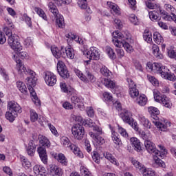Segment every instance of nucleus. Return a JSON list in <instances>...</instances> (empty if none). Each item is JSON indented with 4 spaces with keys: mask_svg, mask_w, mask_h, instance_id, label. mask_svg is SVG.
<instances>
[{
    "mask_svg": "<svg viewBox=\"0 0 176 176\" xmlns=\"http://www.w3.org/2000/svg\"><path fill=\"white\" fill-rule=\"evenodd\" d=\"M60 87L61 91L63 93H67V94H75V93H76V90H75V89L69 86H67V84L64 82H60Z\"/></svg>",
    "mask_w": 176,
    "mask_h": 176,
    "instance_id": "15",
    "label": "nucleus"
},
{
    "mask_svg": "<svg viewBox=\"0 0 176 176\" xmlns=\"http://www.w3.org/2000/svg\"><path fill=\"white\" fill-rule=\"evenodd\" d=\"M8 111H10V112H14V113H21V107H20V104L14 101H11L8 102Z\"/></svg>",
    "mask_w": 176,
    "mask_h": 176,
    "instance_id": "14",
    "label": "nucleus"
},
{
    "mask_svg": "<svg viewBox=\"0 0 176 176\" xmlns=\"http://www.w3.org/2000/svg\"><path fill=\"white\" fill-rule=\"evenodd\" d=\"M44 80L47 86L53 87L57 83V76L51 72L44 73Z\"/></svg>",
    "mask_w": 176,
    "mask_h": 176,
    "instance_id": "7",
    "label": "nucleus"
},
{
    "mask_svg": "<svg viewBox=\"0 0 176 176\" xmlns=\"http://www.w3.org/2000/svg\"><path fill=\"white\" fill-rule=\"evenodd\" d=\"M37 152L39 155L41 162L44 164H47V153L46 152V147L44 146H39L37 148Z\"/></svg>",
    "mask_w": 176,
    "mask_h": 176,
    "instance_id": "12",
    "label": "nucleus"
},
{
    "mask_svg": "<svg viewBox=\"0 0 176 176\" xmlns=\"http://www.w3.org/2000/svg\"><path fill=\"white\" fill-rule=\"evenodd\" d=\"M147 79L153 85V86H155V87L159 86V80H157L156 78L151 75H147Z\"/></svg>",
    "mask_w": 176,
    "mask_h": 176,
    "instance_id": "59",
    "label": "nucleus"
},
{
    "mask_svg": "<svg viewBox=\"0 0 176 176\" xmlns=\"http://www.w3.org/2000/svg\"><path fill=\"white\" fill-rule=\"evenodd\" d=\"M146 6H147L148 9H155L157 12H160L162 9V8H160V5L155 4L152 2L146 3Z\"/></svg>",
    "mask_w": 176,
    "mask_h": 176,
    "instance_id": "54",
    "label": "nucleus"
},
{
    "mask_svg": "<svg viewBox=\"0 0 176 176\" xmlns=\"http://www.w3.org/2000/svg\"><path fill=\"white\" fill-rule=\"evenodd\" d=\"M146 68L148 69V71L157 72V74H160V75L162 76V78H164V79L167 76L168 72H170V69H168L167 67L159 63H152L148 62L146 64Z\"/></svg>",
    "mask_w": 176,
    "mask_h": 176,
    "instance_id": "3",
    "label": "nucleus"
},
{
    "mask_svg": "<svg viewBox=\"0 0 176 176\" xmlns=\"http://www.w3.org/2000/svg\"><path fill=\"white\" fill-rule=\"evenodd\" d=\"M71 94L70 101L74 105V108H79L80 109L82 108V106H83V100L80 99L76 93L74 94Z\"/></svg>",
    "mask_w": 176,
    "mask_h": 176,
    "instance_id": "11",
    "label": "nucleus"
},
{
    "mask_svg": "<svg viewBox=\"0 0 176 176\" xmlns=\"http://www.w3.org/2000/svg\"><path fill=\"white\" fill-rule=\"evenodd\" d=\"M56 24L58 28H65V22L64 21V16L60 14H57L55 15Z\"/></svg>",
    "mask_w": 176,
    "mask_h": 176,
    "instance_id": "26",
    "label": "nucleus"
},
{
    "mask_svg": "<svg viewBox=\"0 0 176 176\" xmlns=\"http://www.w3.org/2000/svg\"><path fill=\"white\" fill-rule=\"evenodd\" d=\"M100 74L103 76H105L106 78H109V76H111L112 75V72H111L109 70V69H108V67H107V66L103 65L100 68Z\"/></svg>",
    "mask_w": 176,
    "mask_h": 176,
    "instance_id": "46",
    "label": "nucleus"
},
{
    "mask_svg": "<svg viewBox=\"0 0 176 176\" xmlns=\"http://www.w3.org/2000/svg\"><path fill=\"white\" fill-rule=\"evenodd\" d=\"M159 157H160V156H159L156 154L153 156V160H154L156 166H157L158 167H162V168H166V164H164V162H163Z\"/></svg>",
    "mask_w": 176,
    "mask_h": 176,
    "instance_id": "45",
    "label": "nucleus"
},
{
    "mask_svg": "<svg viewBox=\"0 0 176 176\" xmlns=\"http://www.w3.org/2000/svg\"><path fill=\"white\" fill-rule=\"evenodd\" d=\"M72 133L76 140L81 141L85 137V128L80 124H76L72 128Z\"/></svg>",
    "mask_w": 176,
    "mask_h": 176,
    "instance_id": "6",
    "label": "nucleus"
},
{
    "mask_svg": "<svg viewBox=\"0 0 176 176\" xmlns=\"http://www.w3.org/2000/svg\"><path fill=\"white\" fill-rule=\"evenodd\" d=\"M29 90L34 104H35L36 107H41V100L38 98V96H36V92H35L34 88H30Z\"/></svg>",
    "mask_w": 176,
    "mask_h": 176,
    "instance_id": "25",
    "label": "nucleus"
},
{
    "mask_svg": "<svg viewBox=\"0 0 176 176\" xmlns=\"http://www.w3.org/2000/svg\"><path fill=\"white\" fill-rule=\"evenodd\" d=\"M60 144L65 148H69V149L74 144L71 142V140H69V138H68V137L67 136H62L60 138Z\"/></svg>",
    "mask_w": 176,
    "mask_h": 176,
    "instance_id": "37",
    "label": "nucleus"
},
{
    "mask_svg": "<svg viewBox=\"0 0 176 176\" xmlns=\"http://www.w3.org/2000/svg\"><path fill=\"white\" fill-rule=\"evenodd\" d=\"M64 54L65 56H62L63 58H65V57H67L68 58H70V60H74V57H75V52H74V49L71 47L65 48L64 47Z\"/></svg>",
    "mask_w": 176,
    "mask_h": 176,
    "instance_id": "35",
    "label": "nucleus"
},
{
    "mask_svg": "<svg viewBox=\"0 0 176 176\" xmlns=\"http://www.w3.org/2000/svg\"><path fill=\"white\" fill-rule=\"evenodd\" d=\"M53 157L57 162L59 163H61V164H63V166H67L68 164V160L65 157V155L61 153H54L53 154Z\"/></svg>",
    "mask_w": 176,
    "mask_h": 176,
    "instance_id": "16",
    "label": "nucleus"
},
{
    "mask_svg": "<svg viewBox=\"0 0 176 176\" xmlns=\"http://www.w3.org/2000/svg\"><path fill=\"white\" fill-rule=\"evenodd\" d=\"M138 119L140 122L141 124L144 126L146 129H151L152 127V124L149 122V120L146 119L145 116L142 114L138 116Z\"/></svg>",
    "mask_w": 176,
    "mask_h": 176,
    "instance_id": "23",
    "label": "nucleus"
},
{
    "mask_svg": "<svg viewBox=\"0 0 176 176\" xmlns=\"http://www.w3.org/2000/svg\"><path fill=\"white\" fill-rule=\"evenodd\" d=\"M131 39V34L128 31L120 32L116 31L113 32L112 42L116 47H124L127 53H133L134 49L126 41H130Z\"/></svg>",
    "mask_w": 176,
    "mask_h": 176,
    "instance_id": "1",
    "label": "nucleus"
},
{
    "mask_svg": "<svg viewBox=\"0 0 176 176\" xmlns=\"http://www.w3.org/2000/svg\"><path fill=\"white\" fill-rule=\"evenodd\" d=\"M151 49L153 54H154L155 57H156V58H158L160 60H162V58H163V54L160 53V50H159V46H157V45L153 44L151 45Z\"/></svg>",
    "mask_w": 176,
    "mask_h": 176,
    "instance_id": "32",
    "label": "nucleus"
},
{
    "mask_svg": "<svg viewBox=\"0 0 176 176\" xmlns=\"http://www.w3.org/2000/svg\"><path fill=\"white\" fill-rule=\"evenodd\" d=\"M120 116L123 122L127 124H131V122H133L134 120L131 111L126 109L122 110V113H120Z\"/></svg>",
    "mask_w": 176,
    "mask_h": 176,
    "instance_id": "10",
    "label": "nucleus"
},
{
    "mask_svg": "<svg viewBox=\"0 0 176 176\" xmlns=\"http://www.w3.org/2000/svg\"><path fill=\"white\" fill-rule=\"evenodd\" d=\"M159 13H160V12L157 11V10L148 12L149 19L151 21H159V20H160V17L157 15Z\"/></svg>",
    "mask_w": 176,
    "mask_h": 176,
    "instance_id": "38",
    "label": "nucleus"
},
{
    "mask_svg": "<svg viewBox=\"0 0 176 176\" xmlns=\"http://www.w3.org/2000/svg\"><path fill=\"white\" fill-rule=\"evenodd\" d=\"M107 6L109 8V9H111V12L114 14H116L117 16L120 14V8H119V6H118V5H116L115 3L107 1Z\"/></svg>",
    "mask_w": 176,
    "mask_h": 176,
    "instance_id": "27",
    "label": "nucleus"
},
{
    "mask_svg": "<svg viewBox=\"0 0 176 176\" xmlns=\"http://www.w3.org/2000/svg\"><path fill=\"white\" fill-rule=\"evenodd\" d=\"M16 87L21 93H23V94H27L28 90L27 89V86H25L24 82L21 81L16 82Z\"/></svg>",
    "mask_w": 176,
    "mask_h": 176,
    "instance_id": "44",
    "label": "nucleus"
},
{
    "mask_svg": "<svg viewBox=\"0 0 176 176\" xmlns=\"http://www.w3.org/2000/svg\"><path fill=\"white\" fill-rule=\"evenodd\" d=\"M160 14H161V17L166 21H171L173 20V15H169L166 11L162 9L160 10Z\"/></svg>",
    "mask_w": 176,
    "mask_h": 176,
    "instance_id": "49",
    "label": "nucleus"
},
{
    "mask_svg": "<svg viewBox=\"0 0 176 176\" xmlns=\"http://www.w3.org/2000/svg\"><path fill=\"white\" fill-rule=\"evenodd\" d=\"M65 50H64V47L62 46L60 48L56 47V46H52L51 47V52L56 58H60V57H63L65 56V54L64 53Z\"/></svg>",
    "mask_w": 176,
    "mask_h": 176,
    "instance_id": "13",
    "label": "nucleus"
},
{
    "mask_svg": "<svg viewBox=\"0 0 176 176\" xmlns=\"http://www.w3.org/2000/svg\"><path fill=\"white\" fill-rule=\"evenodd\" d=\"M111 130V139L113 142L116 145H118V146H122V140H120V138L119 137V134L115 131V129L113 128L110 127Z\"/></svg>",
    "mask_w": 176,
    "mask_h": 176,
    "instance_id": "18",
    "label": "nucleus"
},
{
    "mask_svg": "<svg viewBox=\"0 0 176 176\" xmlns=\"http://www.w3.org/2000/svg\"><path fill=\"white\" fill-rule=\"evenodd\" d=\"M20 160H21L23 167H24L25 170H28V168H31L32 165L31 164V162H30V160H28L27 157L24 156H21Z\"/></svg>",
    "mask_w": 176,
    "mask_h": 176,
    "instance_id": "41",
    "label": "nucleus"
},
{
    "mask_svg": "<svg viewBox=\"0 0 176 176\" xmlns=\"http://www.w3.org/2000/svg\"><path fill=\"white\" fill-rule=\"evenodd\" d=\"M34 10L37 13V14H38L40 17L43 19V20H45V21H47V16H46V14L45 13V11H43V10L38 7H35L34 8Z\"/></svg>",
    "mask_w": 176,
    "mask_h": 176,
    "instance_id": "48",
    "label": "nucleus"
},
{
    "mask_svg": "<svg viewBox=\"0 0 176 176\" xmlns=\"http://www.w3.org/2000/svg\"><path fill=\"white\" fill-rule=\"evenodd\" d=\"M92 159L95 163H100L101 162V157H100V154L97 151H94L92 154Z\"/></svg>",
    "mask_w": 176,
    "mask_h": 176,
    "instance_id": "61",
    "label": "nucleus"
},
{
    "mask_svg": "<svg viewBox=\"0 0 176 176\" xmlns=\"http://www.w3.org/2000/svg\"><path fill=\"white\" fill-rule=\"evenodd\" d=\"M153 41L157 43V45H162L163 42H164V39L163 38V36H162V34L159 33L158 32H155L153 33Z\"/></svg>",
    "mask_w": 176,
    "mask_h": 176,
    "instance_id": "40",
    "label": "nucleus"
},
{
    "mask_svg": "<svg viewBox=\"0 0 176 176\" xmlns=\"http://www.w3.org/2000/svg\"><path fill=\"white\" fill-rule=\"evenodd\" d=\"M144 146L148 153H155L157 155L160 157H164L165 155H167V150L162 144L158 145V148L160 151L156 149V145L151 140L144 141Z\"/></svg>",
    "mask_w": 176,
    "mask_h": 176,
    "instance_id": "4",
    "label": "nucleus"
},
{
    "mask_svg": "<svg viewBox=\"0 0 176 176\" xmlns=\"http://www.w3.org/2000/svg\"><path fill=\"white\" fill-rule=\"evenodd\" d=\"M38 80V78L36 77H28L25 79V82L28 86V89L30 91V89H34L36 85V81Z\"/></svg>",
    "mask_w": 176,
    "mask_h": 176,
    "instance_id": "34",
    "label": "nucleus"
},
{
    "mask_svg": "<svg viewBox=\"0 0 176 176\" xmlns=\"http://www.w3.org/2000/svg\"><path fill=\"white\" fill-rule=\"evenodd\" d=\"M6 118L7 120H9V122H10V123H13L16 118H17V113H14L13 111H10V110H8V111L6 113Z\"/></svg>",
    "mask_w": 176,
    "mask_h": 176,
    "instance_id": "42",
    "label": "nucleus"
},
{
    "mask_svg": "<svg viewBox=\"0 0 176 176\" xmlns=\"http://www.w3.org/2000/svg\"><path fill=\"white\" fill-rule=\"evenodd\" d=\"M49 10L51 13H53L54 16H56L58 14V10L57 9V6L54 5L53 2H50L48 4Z\"/></svg>",
    "mask_w": 176,
    "mask_h": 176,
    "instance_id": "53",
    "label": "nucleus"
},
{
    "mask_svg": "<svg viewBox=\"0 0 176 176\" xmlns=\"http://www.w3.org/2000/svg\"><path fill=\"white\" fill-rule=\"evenodd\" d=\"M148 111L151 115V117L153 120V123L160 130V131H166L167 130V127H170L171 126V122H166L165 120H159V117L157 115L160 113L159 109L155 107H149L148 108Z\"/></svg>",
    "mask_w": 176,
    "mask_h": 176,
    "instance_id": "2",
    "label": "nucleus"
},
{
    "mask_svg": "<svg viewBox=\"0 0 176 176\" xmlns=\"http://www.w3.org/2000/svg\"><path fill=\"white\" fill-rule=\"evenodd\" d=\"M164 9L167 10V12H170V14H173V13H175V8L173 7V6L170 4H165L164 5Z\"/></svg>",
    "mask_w": 176,
    "mask_h": 176,
    "instance_id": "64",
    "label": "nucleus"
},
{
    "mask_svg": "<svg viewBox=\"0 0 176 176\" xmlns=\"http://www.w3.org/2000/svg\"><path fill=\"white\" fill-rule=\"evenodd\" d=\"M39 144L42 145L41 146H46L47 148H50V140L47 138L43 135H38Z\"/></svg>",
    "mask_w": 176,
    "mask_h": 176,
    "instance_id": "31",
    "label": "nucleus"
},
{
    "mask_svg": "<svg viewBox=\"0 0 176 176\" xmlns=\"http://www.w3.org/2000/svg\"><path fill=\"white\" fill-rule=\"evenodd\" d=\"M131 144H132V146H133L135 151L137 152H141L142 150V147L141 146V142L138 138L133 137L130 139Z\"/></svg>",
    "mask_w": 176,
    "mask_h": 176,
    "instance_id": "22",
    "label": "nucleus"
},
{
    "mask_svg": "<svg viewBox=\"0 0 176 176\" xmlns=\"http://www.w3.org/2000/svg\"><path fill=\"white\" fill-rule=\"evenodd\" d=\"M33 170L36 175H45L46 174V168L41 165L34 166Z\"/></svg>",
    "mask_w": 176,
    "mask_h": 176,
    "instance_id": "36",
    "label": "nucleus"
},
{
    "mask_svg": "<svg viewBox=\"0 0 176 176\" xmlns=\"http://www.w3.org/2000/svg\"><path fill=\"white\" fill-rule=\"evenodd\" d=\"M140 137L144 140V141H150L151 138H152V135L149 132L145 133V131H142L140 132Z\"/></svg>",
    "mask_w": 176,
    "mask_h": 176,
    "instance_id": "57",
    "label": "nucleus"
},
{
    "mask_svg": "<svg viewBox=\"0 0 176 176\" xmlns=\"http://www.w3.org/2000/svg\"><path fill=\"white\" fill-rule=\"evenodd\" d=\"M89 135H90L91 138L95 141L96 145H102L105 144V140L94 132H89Z\"/></svg>",
    "mask_w": 176,
    "mask_h": 176,
    "instance_id": "19",
    "label": "nucleus"
},
{
    "mask_svg": "<svg viewBox=\"0 0 176 176\" xmlns=\"http://www.w3.org/2000/svg\"><path fill=\"white\" fill-rule=\"evenodd\" d=\"M118 133L122 135V137H124V138H129V133H127V131L118 125Z\"/></svg>",
    "mask_w": 176,
    "mask_h": 176,
    "instance_id": "58",
    "label": "nucleus"
},
{
    "mask_svg": "<svg viewBox=\"0 0 176 176\" xmlns=\"http://www.w3.org/2000/svg\"><path fill=\"white\" fill-rule=\"evenodd\" d=\"M131 163L132 164H133L134 167H135V168H137L138 170H140V171H142L145 168V166L142 164H141L135 159H132Z\"/></svg>",
    "mask_w": 176,
    "mask_h": 176,
    "instance_id": "52",
    "label": "nucleus"
},
{
    "mask_svg": "<svg viewBox=\"0 0 176 176\" xmlns=\"http://www.w3.org/2000/svg\"><path fill=\"white\" fill-rule=\"evenodd\" d=\"M50 172L51 175H61V168L60 167L56 166L55 164L50 165Z\"/></svg>",
    "mask_w": 176,
    "mask_h": 176,
    "instance_id": "30",
    "label": "nucleus"
},
{
    "mask_svg": "<svg viewBox=\"0 0 176 176\" xmlns=\"http://www.w3.org/2000/svg\"><path fill=\"white\" fill-rule=\"evenodd\" d=\"M167 54L170 58H175L176 60V51L173 48H167Z\"/></svg>",
    "mask_w": 176,
    "mask_h": 176,
    "instance_id": "62",
    "label": "nucleus"
},
{
    "mask_svg": "<svg viewBox=\"0 0 176 176\" xmlns=\"http://www.w3.org/2000/svg\"><path fill=\"white\" fill-rule=\"evenodd\" d=\"M106 53L111 60H115L116 58V54H115V51L111 47H106Z\"/></svg>",
    "mask_w": 176,
    "mask_h": 176,
    "instance_id": "50",
    "label": "nucleus"
},
{
    "mask_svg": "<svg viewBox=\"0 0 176 176\" xmlns=\"http://www.w3.org/2000/svg\"><path fill=\"white\" fill-rule=\"evenodd\" d=\"M153 93L155 101H156V102H160V100L162 98L163 95H161L160 92L157 89H153Z\"/></svg>",
    "mask_w": 176,
    "mask_h": 176,
    "instance_id": "56",
    "label": "nucleus"
},
{
    "mask_svg": "<svg viewBox=\"0 0 176 176\" xmlns=\"http://www.w3.org/2000/svg\"><path fill=\"white\" fill-rule=\"evenodd\" d=\"M104 157L107 159L109 162H111L112 164L119 167V161L115 158L113 155H112L109 152L106 151L103 153Z\"/></svg>",
    "mask_w": 176,
    "mask_h": 176,
    "instance_id": "21",
    "label": "nucleus"
},
{
    "mask_svg": "<svg viewBox=\"0 0 176 176\" xmlns=\"http://www.w3.org/2000/svg\"><path fill=\"white\" fill-rule=\"evenodd\" d=\"M143 38L146 42H147V43H152V32H151L148 29H146L144 30Z\"/></svg>",
    "mask_w": 176,
    "mask_h": 176,
    "instance_id": "43",
    "label": "nucleus"
},
{
    "mask_svg": "<svg viewBox=\"0 0 176 176\" xmlns=\"http://www.w3.org/2000/svg\"><path fill=\"white\" fill-rule=\"evenodd\" d=\"M85 55L89 60H100V50L96 47H91L85 52Z\"/></svg>",
    "mask_w": 176,
    "mask_h": 176,
    "instance_id": "8",
    "label": "nucleus"
},
{
    "mask_svg": "<svg viewBox=\"0 0 176 176\" xmlns=\"http://www.w3.org/2000/svg\"><path fill=\"white\" fill-rule=\"evenodd\" d=\"M142 173L144 176L148 175V176H155L156 172H155L154 170H153L151 168H143V170H142Z\"/></svg>",
    "mask_w": 176,
    "mask_h": 176,
    "instance_id": "47",
    "label": "nucleus"
},
{
    "mask_svg": "<svg viewBox=\"0 0 176 176\" xmlns=\"http://www.w3.org/2000/svg\"><path fill=\"white\" fill-rule=\"evenodd\" d=\"M129 21L132 24H134V25H138L140 21H138V18L135 14H131L129 16Z\"/></svg>",
    "mask_w": 176,
    "mask_h": 176,
    "instance_id": "60",
    "label": "nucleus"
},
{
    "mask_svg": "<svg viewBox=\"0 0 176 176\" xmlns=\"http://www.w3.org/2000/svg\"><path fill=\"white\" fill-rule=\"evenodd\" d=\"M30 115L31 122H32L34 123V122H36V120H38V113H36V111H35V110L30 109Z\"/></svg>",
    "mask_w": 176,
    "mask_h": 176,
    "instance_id": "55",
    "label": "nucleus"
},
{
    "mask_svg": "<svg viewBox=\"0 0 176 176\" xmlns=\"http://www.w3.org/2000/svg\"><path fill=\"white\" fill-rule=\"evenodd\" d=\"M57 71L62 78L64 79H67L69 78V73L67 69V66H65V63L61 60H58L57 63Z\"/></svg>",
    "mask_w": 176,
    "mask_h": 176,
    "instance_id": "9",
    "label": "nucleus"
},
{
    "mask_svg": "<svg viewBox=\"0 0 176 176\" xmlns=\"http://www.w3.org/2000/svg\"><path fill=\"white\" fill-rule=\"evenodd\" d=\"M16 71L18 74H25L27 72V67L24 66V65L20 62L19 63H16Z\"/></svg>",
    "mask_w": 176,
    "mask_h": 176,
    "instance_id": "51",
    "label": "nucleus"
},
{
    "mask_svg": "<svg viewBox=\"0 0 176 176\" xmlns=\"http://www.w3.org/2000/svg\"><path fill=\"white\" fill-rule=\"evenodd\" d=\"M36 149V146L35 144H34V140H30L29 142L28 146L26 148V152L29 156H34L35 155V151Z\"/></svg>",
    "mask_w": 176,
    "mask_h": 176,
    "instance_id": "24",
    "label": "nucleus"
},
{
    "mask_svg": "<svg viewBox=\"0 0 176 176\" xmlns=\"http://www.w3.org/2000/svg\"><path fill=\"white\" fill-rule=\"evenodd\" d=\"M82 81L85 82V83H94L96 77H94V75L91 72L86 71L85 76L84 75V78H82Z\"/></svg>",
    "mask_w": 176,
    "mask_h": 176,
    "instance_id": "20",
    "label": "nucleus"
},
{
    "mask_svg": "<svg viewBox=\"0 0 176 176\" xmlns=\"http://www.w3.org/2000/svg\"><path fill=\"white\" fill-rule=\"evenodd\" d=\"M160 104H162L165 108H171L173 107V104L171 103V101L170 100V98H168L167 96L162 95V98L160 99Z\"/></svg>",
    "mask_w": 176,
    "mask_h": 176,
    "instance_id": "29",
    "label": "nucleus"
},
{
    "mask_svg": "<svg viewBox=\"0 0 176 176\" xmlns=\"http://www.w3.org/2000/svg\"><path fill=\"white\" fill-rule=\"evenodd\" d=\"M78 6L80 9H87V0H78Z\"/></svg>",
    "mask_w": 176,
    "mask_h": 176,
    "instance_id": "63",
    "label": "nucleus"
},
{
    "mask_svg": "<svg viewBox=\"0 0 176 176\" xmlns=\"http://www.w3.org/2000/svg\"><path fill=\"white\" fill-rule=\"evenodd\" d=\"M8 43L9 46L14 50V52H21L23 50V47L19 41L17 40V35L14 34L9 36L8 39Z\"/></svg>",
    "mask_w": 176,
    "mask_h": 176,
    "instance_id": "5",
    "label": "nucleus"
},
{
    "mask_svg": "<svg viewBox=\"0 0 176 176\" xmlns=\"http://www.w3.org/2000/svg\"><path fill=\"white\" fill-rule=\"evenodd\" d=\"M71 151L73 152V153L77 156V157H80V159H83L84 155L82 151H80V148L78 147V146L73 144L72 145V147H70Z\"/></svg>",
    "mask_w": 176,
    "mask_h": 176,
    "instance_id": "33",
    "label": "nucleus"
},
{
    "mask_svg": "<svg viewBox=\"0 0 176 176\" xmlns=\"http://www.w3.org/2000/svg\"><path fill=\"white\" fill-rule=\"evenodd\" d=\"M136 102L140 107H145V105H146V102H148V98L145 94H140L136 98Z\"/></svg>",
    "mask_w": 176,
    "mask_h": 176,
    "instance_id": "28",
    "label": "nucleus"
},
{
    "mask_svg": "<svg viewBox=\"0 0 176 176\" xmlns=\"http://www.w3.org/2000/svg\"><path fill=\"white\" fill-rule=\"evenodd\" d=\"M101 83L107 89H116V82L109 78H102Z\"/></svg>",
    "mask_w": 176,
    "mask_h": 176,
    "instance_id": "17",
    "label": "nucleus"
},
{
    "mask_svg": "<svg viewBox=\"0 0 176 176\" xmlns=\"http://www.w3.org/2000/svg\"><path fill=\"white\" fill-rule=\"evenodd\" d=\"M129 93L131 98H137L140 96V91L137 89L136 85L129 87Z\"/></svg>",
    "mask_w": 176,
    "mask_h": 176,
    "instance_id": "39",
    "label": "nucleus"
}]
</instances>
